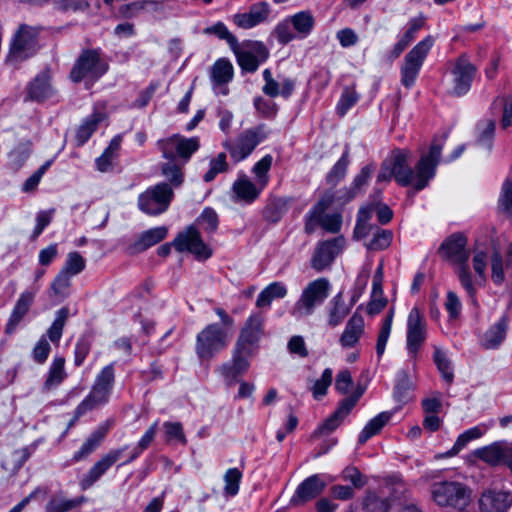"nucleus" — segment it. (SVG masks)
Instances as JSON below:
<instances>
[{
	"label": "nucleus",
	"mask_w": 512,
	"mask_h": 512,
	"mask_svg": "<svg viewBox=\"0 0 512 512\" xmlns=\"http://www.w3.org/2000/svg\"><path fill=\"white\" fill-rule=\"evenodd\" d=\"M105 119V115L101 112H95L90 115L79 127L76 135L78 145H83L97 129L100 122Z\"/></svg>",
	"instance_id": "e433bc0d"
},
{
	"label": "nucleus",
	"mask_w": 512,
	"mask_h": 512,
	"mask_svg": "<svg viewBox=\"0 0 512 512\" xmlns=\"http://www.w3.org/2000/svg\"><path fill=\"white\" fill-rule=\"evenodd\" d=\"M434 360L437 365L438 370L442 374L443 379L447 383H451L453 381V370L451 368V363L447 359L445 353L439 349H437L434 353Z\"/></svg>",
	"instance_id": "0e129e2a"
},
{
	"label": "nucleus",
	"mask_w": 512,
	"mask_h": 512,
	"mask_svg": "<svg viewBox=\"0 0 512 512\" xmlns=\"http://www.w3.org/2000/svg\"><path fill=\"white\" fill-rule=\"evenodd\" d=\"M364 387L358 386L356 390L347 398L343 399L338 408L336 409V412L344 419L350 411L354 408V406L357 404L358 400L364 393Z\"/></svg>",
	"instance_id": "680f3d73"
},
{
	"label": "nucleus",
	"mask_w": 512,
	"mask_h": 512,
	"mask_svg": "<svg viewBox=\"0 0 512 512\" xmlns=\"http://www.w3.org/2000/svg\"><path fill=\"white\" fill-rule=\"evenodd\" d=\"M512 507V492L488 488L478 499V512H508Z\"/></svg>",
	"instance_id": "2eb2a0df"
},
{
	"label": "nucleus",
	"mask_w": 512,
	"mask_h": 512,
	"mask_svg": "<svg viewBox=\"0 0 512 512\" xmlns=\"http://www.w3.org/2000/svg\"><path fill=\"white\" fill-rule=\"evenodd\" d=\"M197 137L185 138L178 134L158 141V147L165 159H175L176 155L187 161L199 149Z\"/></svg>",
	"instance_id": "f8f14e48"
},
{
	"label": "nucleus",
	"mask_w": 512,
	"mask_h": 512,
	"mask_svg": "<svg viewBox=\"0 0 512 512\" xmlns=\"http://www.w3.org/2000/svg\"><path fill=\"white\" fill-rule=\"evenodd\" d=\"M263 78L265 81L262 91L269 97L282 96L289 98L294 91L295 82L290 78H283L281 82L275 80L269 69H265L263 72Z\"/></svg>",
	"instance_id": "393cba45"
},
{
	"label": "nucleus",
	"mask_w": 512,
	"mask_h": 512,
	"mask_svg": "<svg viewBox=\"0 0 512 512\" xmlns=\"http://www.w3.org/2000/svg\"><path fill=\"white\" fill-rule=\"evenodd\" d=\"M241 479L242 472L238 468H230L225 472L223 480L226 496L232 497L238 493Z\"/></svg>",
	"instance_id": "a18cd8bd"
},
{
	"label": "nucleus",
	"mask_w": 512,
	"mask_h": 512,
	"mask_svg": "<svg viewBox=\"0 0 512 512\" xmlns=\"http://www.w3.org/2000/svg\"><path fill=\"white\" fill-rule=\"evenodd\" d=\"M168 162L162 166V174L174 186H179L183 182L181 167L175 162V159H167Z\"/></svg>",
	"instance_id": "052dcab7"
},
{
	"label": "nucleus",
	"mask_w": 512,
	"mask_h": 512,
	"mask_svg": "<svg viewBox=\"0 0 512 512\" xmlns=\"http://www.w3.org/2000/svg\"><path fill=\"white\" fill-rule=\"evenodd\" d=\"M232 334L217 323L208 324L196 337V354L202 360L211 359L228 345Z\"/></svg>",
	"instance_id": "423d86ee"
},
{
	"label": "nucleus",
	"mask_w": 512,
	"mask_h": 512,
	"mask_svg": "<svg viewBox=\"0 0 512 512\" xmlns=\"http://www.w3.org/2000/svg\"><path fill=\"white\" fill-rule=\"evenodd\" d=\"M288 293L287 287L281 282H273L266 286L258 295L256 306L258 308L269 307L273 300L282 299Z\"/></svg>",
	"instance_id": "c756f323"
},
{
	"label": "nucleus",
	"mask_w": 512,
	"mask_h": 512,
	"mask_svg": "<svg viewBox=\"0 0 512 512\" xmlns=\"http://www.w3.org/2000/svg\"><path fill=\"white\" fill-rule=\"evenodd\" d=\"M374 172L372 165L364 166L360 172L354 177L349 187L340 190L339 195L335 196V202L343 205L348 203L356 196L364 192L365 187L368 185Z\"/></svg>",
	"instance_id": "4be33fe9"
},
{
	"label": "nucleus",
	"mask_w": 512,
	"mask_h": 512,
	"mask_svg": "<svg viewBox=\"0 0 512 512\" xmlns=\"http://www.w3.org/2000/svg\"><path fill=\"white\" fill-rule=\"evenodd\" d=\"M333 380V372L332 369L326 368L321 377L314 381L312 387L310 388L313 398L315 400H320L327 394L328 388L332 384Z\"/></svg>",
	"instance_id": "c03bdc74"
},
{
	"label": "nucleus",
	"mask_w": 512,
	"mask_h": 512,
	"mask_svg": "<svg viewBox=\"0 0 512 512\" xmlns=\"http://www.w3.org/2000/svg\"><path fill=\"white\" fill-rule=\"evenodd\" d=\"M34 293L33 292H23L18 298L11 314L9 320L5 327L6 334H12L17 325L22 321L24 316L28 313L29 308L33 302Z\"/></svg>",
	"instance_id": "cd10ccee"
},
{
	"label": "nucleus",
	"mask_w": 512,
	"mask_h": 512,
	"mask_svg": "<svg viewBox=\"0 0 512 512\" xmlns=\"http://www.w3.org/2000/svg\"><path fill=\"white\" fill-rule=\"evenodd\" d=\"M107 69V63L96 50H85L76 60L70 72V78L73 82L82 80L93 82L100 78Z\"/></svg>",
	"instance_id": "6e6552de"
},
{
	"label": "nucleus",
	"mask_w": 512,
	"mask_h": 512,
	"mask_svg": "<svg viewBox=\"0 0 512 512\" xmlns=\"http://www.w3.org/2000/svg\"><path fill=\"white\" fill-rule=\"evenodd\" d=\"M122 138L121 136H115L109 146L105 149L103 154L97 158L96 165L97 169L101 172H106L112 165V160L115 158L117 152L120 149Z\"/></svg>",
	"instance_id": "ea45409f"
},
{
	"label": "nucleus",
	"mask_w": 512,
	"mask_h": 512,
	"mask_svg": "<svg viewBox=\"0 0 512 512\" xmlns=\"http://www.w3.org/2000/svg\"><path fill=\"white\" fill-rule=\"evenodd\" d=\"M172 245L179 252H189L198 260H206L212 255L211 248L202 240L194 225L187 227L174 239Z\"/></svg>",
	"instance_id": "9b49d317"
},
{
	"label": "nucleus",
	"mask_w": 512,
	"mask_h": 512,
	"mask_svg": "<svg viewBox=\"0 0 512 512\" xmlns=\"http://www.w3.org/2000/svg\"><path fill=\"white\" fill-rule=\"evenodd\" d=\"M209 166V170L203 176L205 182H210L217 174L227 171L228 163L225 153H219L217 157L211 159Z\"/></svg>",
	"instance_id": "13d9d810"
},
{
	"label": "nucleus",
	"mask_w": 512,
	"mask_h": 512,
	"mask_svg": "<svg viewBox=\"0 0 512 512\" xmlns=\"http://www.w3.org/2000/svg\"><path fill=\"white\" fill-rule=\"evenodd\" d=\"M431 497L440 507L464 511L471 502V490L459 482L440 481L432 485Z\"/></svg>",
	"instance_id": "20e7f679"
},
{
	"label": "nucleus",
	"mask_w": 512,
	"mask_h": 512,
	"mask_svg": "<svg viewBox=\"0 0 512 512\" xmlns=\"http://www.w3.org/2000/svg\"><path fill=\"white\" fill-rule=\"evenodd\" d=\"M325 488V482L318 476L312 475L297 487L291 498V503L299 506L316 498Z\"/></svg>",
	"instance_id": "b1692460"
},
{
	"label": "nucleus",
	"mask_w": 512,
	"mask_h": 512,
	"mask_svg": "<svg viewBox=\"0 0 512 512\" xmlns=\"http://www.w3.org/2000/svg\"><path fill=\"white\" fill-rule=\"evenodd\" d=\"M391 415L388 412H382L371 419L363 428L359 435V443H365L369 438L376 435L390 420Z\"/></svg>",
	"instance_id": "4c0bfd02"
},
{
	"label": "nucleus",
	"mask_w": 512,
	"mask_h": 512,
	"mask_svg": "<svg viewBox=\"0 0 512 512\" xmlns=\"http://www.w3.org/2000/svg\"><path fill=\"white\" fill-rule=\"evenodd\" d=\"M51 94L52 88L46 75L36 77L28 88V96L33 100L41 101Z\"/></svg>",
	"instance_id": "58836bf2"
},
{
	"label": "nucleus",
	"mask_w": 512,
	"mask_h": 512,
	"mask_svg": "<svg viewBox=\"0 0 512 512\" xmlns=\"http://www.w3.org/2000/svg\"><path fill=\"white\" fill-rule=\"evenodd\" d=\"M65 359L63 357H55L50 365L48 376L43 384V389L49 391L59 386L66 378Z\"/></svg>",
	"instance_id": "2f4dec72"
},
{
	"label": "nucleus",
	"mask_w": 512,
	"mask_h": 512,
	"mask_svg": "<svg viewBox=\"0 0 512 512\" xmlns=\"http://www.w3.org/2000/svg\"><path fill=\"white\" fill-rule=\"evenodd\" d=\"M257 47L259 58L248 51H241L237 54L238 63L242 69L253 72L258 68L260 62L267 58V49L262 44H258Z\"/></svg>",
	"instance_id": "72a5a7b5"
},
{
	"label": "nucleus",
	"mask_w": 512,
	"mask_h": 512,
	"mask_svg": "<svg viewBox=\"0 0 512 512\" xmlns=\"http://www.w3.org/2000/svg\"><path fill=\"white\" fill-rule=\"evenodd\" d=\"M433 44V37L427 36L405 56L404 63L401 67V83L406 88L412 87L415 83L422 64Z\"/></svg>",
	"instance_id": "1a4fd4ad"
},
{
	"label": "nucleus",
	"mask_w": 512,
	"mask_h": 512,
	"mask_svg": "<svg viewBox=\"0 0 512 512\" xmlns=\"http://www.w3.org/2000/svg\"><path fill=\"white\" fill-rule=\"evenodd\" d=\"M331 308L328 315V325L336 327L349 314L350 308L345 304L341 294H337L331 301Z\"/></svg>",
	"instance_id": "c9c22d12"
},
{
	"label": "nucleus",
	"mask_w": 512,
	"mask_h": 512,
	"mask_svg": "<svg viewBox=\"0 0 512 512\" xmlns=\"http://www.w3.org/2000/svg\"><path fill=\"white\" fill-rule=\"evenodd\" d=\"M293 29L300 37H306L312 31L315 20L313 15L308 11H301L289 17Z\"/></svg>",
	"instance_id": "f704fd0d"
},
{
	"label": "nucleus",
	"mask_w": 512,
	"mask_h": 512,
	"mask_svg": "<svg viewBox=\"0 0 512 512\" xmlns=\"http://www.w3.org/2000/svg\"><path fill=\"white\" fill-rule=\"evenodd\" d=\"M204 34L215 35L221 40H225L232 48L238 45L237 38L228 30L223 22H217L214 25L204 29Z\"/></svg>",
	"instance_id": "8fccbe9b"
},
{
	"label": "nucleus",
	"mask_w": 512,
	"mask_h": 512,
	"mask_svg": "<svg viewBox=\"0 0 512 512\" xmlns=\"http://www.w3.org/2000/svg\"><path fill=\"white\" fill-rule=\"evenodd\" d=\"M272 160L271 155H266L253 167V173L256 176L255 182L259 184L260 188H265L268 183V172L271 168Z\"/></svg>",
	"instance_id": "864d4df0"
},
{
	"label": "nucleus",
	"mask_w": 512,
	"mask_h": 512,
	"mask_svg": "<svg viewBox=\"0 0 512 512\" xmlns=\"http://www.w3.org/2000/svg\"><path fill=\"white\" fill-rule=\"evenodd\" d=\"M472 264L477 275L475 282L478 285H482L486 281L487 254L484 251H475Z\"/></svg>",
	"instance_id": "e2e57ef3"
},
{
	"label": "nucleus",
	"mask_w": 512,
	"mask_h": 512,
	"mask_svg": "<svg viewBox=\"0 0 512 512\" xmlns=\"http://www.w3.org/2000/svg\"><path fill=\"white\" fill-rule=\"evenodd\" d=\"M166 235V227H156L149 229L141 234L139 240L136 243V247L138 250H145L162 241Z\"/></svg>",
	"instance_id": "a19ab883"
},
{
	"label": "nucleus",
	"mask_w": 512,
	"mask_h": 512,
	"mask_svg": "<svg viewBox=\"0 0 512 512\" xmlns=\"http://www.w3.org/2000/svg\"><path fill=\"white\" fill-rule=\"evenodd\" d=\"M40 33V26L19 24L9 43L8 61L18 63L35 55L40 47Z\"/></svg>",
	"instance_id": "7ed1b4c3"
},
{
	"label": "nucleus",
	"mask_w": 512,
	"mask_h": 512,
	"mask_svg": "<svg viewBox=\"0 0 512 512\" xmlns=\"http://www.w3.org/2000/svg\"><path fill=\"white\" fill-rule=\"evenodd\" d=\"M508 448L500 443H493L475 450L474 455L489 465H497L501 462L506 464Z\"/></svg>",
	"instance_id": "c85d7f7f"
},
{
	"label": "nucleus",
	"mask_w": 512,
	"mask_h": 512,
	"mask_svg": "<svg viewBox=\"0 0 512 512\" xmlns=\"http://www.w3.org/2000/svg\"><path fill=\"white\" fill-rule=\"evenodd\" d=\"M254 352L247 348H242L235 345L232 361L221 366L220 372L228 382L233 384L237 377L245 373L249 366V358L252 357Z\"/></svg>",
	"instance_id": "a211bd4d"
},
{
	"label": "nucleus",
	"mask_w": 512,
	"mask_h": 512,
	"mask_svg": "<svg viewBox=\"0 0 512 512\" xmlns=\"http://www.w3.org/2000/svg\"><path fill=\"white\" fill-rule=\"evenodd\" d=\"M105 436L104 431H96L94 432L81 446L79 451H77L73 459L75 461H79L81 459H84L89 454H91L93 451L97 449V447L100 445L101 441L103 440Z\"/></svg>",
	"instance_id": "49530a36"
},
{
	"label": "nucleus",
	"mask_w": 512,
	"mask_h": 512,
	"mask_svg": "<svg viewBox=\"0 0 512 512\" xmlns=\"http://www.w3.org/2000/svg\"><path fill=\"white\" fill-rule=\"evenodd\" d=\"M495 121L493 119H483L476 126L478 144L490 149L495 133Z\"/></svg>",
	"instance_id": "79ce46f5"
},
{
	"label": "nucleus",
	"mask_w": 512,
	"mask_h": 512,
	"mask_svg": "<svg viewBox=\"0 0 512 512\" xmlns=\"http://www.w3.org/2000/svg\"><path fill=\"white\" fill-rule=\"evenodd\" d=\"M344 244L342 237L321 242L317 245L311 258V267L320 272L329 267Z\"/></svg>",
	"instance_id": "6ab92c4d"
},
{
	"label": "nucleus",
	"mask_w": 512,
	"mask_h": 512,
	"mask_svg": "<svg viewBox=\"0 0 512 512\" xmlns=\"http://www.w3.org/2000/svg\"><path fill=\"white\" fill-rule=\"evenodd\" d=\"M393 315H394V311H393V309H390L389 313L387 314V316L383 322L380 333L378 335L377 344H376V351H377L378 356H381L385 351V347H386L387 341L389 339L391 328H392Z\"/></svg>",
	"instance_id": "6e6d98bb"
},
{
	"label": "nucleus",
	"mask_w": 512,
	"mask_h": 512,
	"mask_svg": "<svg viewBox=\"0 0 512 512\" xmlns=\"http://www.w3.org/2000/svg\"><path fill=\"white\" fill-rule=\"evenodd\" d=\"M475 72L476 67L465 56L459 57L452 69L454 82L452 93L457 96L466 94L470 90Z\"/></svg>",
	"instance_id": "f3484780"
},
{
	"label": "nucleus",
	"mask_w": 512,
	"mask_h": 512,
	"mask_svg": "<svg viewBox=\"0 0 512 512\" xmlns=\"http://www.w3.org/2000/svg\"><path fill=\"white\" fill-rule=\"evenodd\" d=\"M265 137L263 126H258L243 132L234 143H225V147L235 161H241L250 155Z\"/></svg>",
	"instance_id": "ddd939ff"
},
{
	"label": "nucleus",
	"mask_w": 512,
	"mask_h": 512,
	"mask_svg": "<svg viewBox=\"0 0 512 512\" xmlns=\"http://www.w3.org/2000/svg\"><path fill=\"white\" fill-rule=\"evenodd\" d=\"M364 335L365 320L362 315L354 313L345 324L339 337V344L343 349L356 348Z\"/></svg>",
	"instance_id": "aec40b11"
},
{
	"label": "nucleus",
	"mask_w": 512,
	"mask_h": 512,
	"mask_svg": "<svg viewBox=\"0 0 512 512\" xmlns=\"http://www.w3.org/2000/svg\"><path fill=\"white\" fill-rule=\"evenodd\" d=\"M508 324L509 319L502 316L485 331L481 339V345L485 349H497L505 340Z\"/></svg>",
	"instance_id": "bb28decb"
},
{
	"label": "nucleus",
	"mask_w": 512,
	"mask_h": 512,
	"mask_svg": "<svg viewBox=\"0 0 512 512\" xmlns=\"http://www.w3.org/2000/svg\"><path fill=\"white\" fill-rule=\"evenodd\" d=\"M334 203L335 193L332 191H326L315 204L307 218L305 229L308 233H311L314 230L315 224L319 223V216Z\"/></svg>",
	"instance_id": "7c9ffc66"
},
{
	"label": "nucleus",
	"mask_w": 512,
	"mask_h": 512,
	"mask_svg": "<svg viewBox=\"0 0 512 512\" xmlns=\"http://www.w3.org/2000/svg\"><path fill=\"white\" fill-rule=\"evenodd\" d=\"M262 327L263 317L260 314L251 315L242 328L236 345L254 352L262 334Z\"/></svg>",
	"instance_id": "412c9836"
},
{
	"label": "nucleus",
	"mask_w": 512,
	"mask_h": 512,
	"mask_svg": "<svg viewBox=\"0 0 512 512\" xmlns=\"http://www.w3.org/2000/svg\"><path fill=\"white\" fill-rule=\"evenodd\" d=\"M85 266L86 261L83 256L80 253L73 251L67 254L65 264L61 270L71 276H75L81 273L85 269Z\"/></svg>",
	"instance_id": "09e8293b"
},
{
	"label": "nucleus",
	"mask_w": 512,
	"mask_h": 512,
	"mask_svg": "<svg viewBox=\"0 0 512 512\" xmlns=\"http://www.w3.org/2000/svg\"><path fill=\"white\" fill-rule=\"evenodd\" d=\"M426 339V321L421 311L414 307L407 318V350L415 356Z\"/></svg>",
	"instance_id": "4468645a"
},
{
	"label": "nucleus",
	"mask_w": 512,
	"mask_h": 512,
	"mask_svg": "<svg viewBox=\"0 0 512 512\" xmlns=\"http://www.w3.org/2000/svg\"><path fill=\"white\" fill-rule=\"evenodd\" d=\"M319 224L328 232L337 233L342 225V217L339 213L321 214Z\"/></svg>",
	"instance_id": "338daca9"
},
{
	"label": "nucleus",
	"mask_w": 512,
	"mask_h": 512,
	"mask_svg": "<svg viewBox=\"0 0 512 512\" xmlns=\"http://www.w3.org/2000/svg\"><path fill=\"white\" fill-rule=\"evenodd\" d=\"M197 224L203 231L213 233L218 226V217L216 212L210 208H206L197 219Z\"/></svg>",
	"instance_id": "69168bd1"
},
{
	"label": "nucleus",
	"mask_w": 512,
	"mask_h": 512,
	"mask_svg": "<svg viewBox=\"0 0 512 512\" xmlns=\"http://www.w3.org/2000/svg\"><path fill=\"white\" fill-rule=\"evenodd\" d=\"M114 383V369L112 365H107L96 376L90 393L77 406L75 416L80 417L88 411H91L108 402Z\"/></svg>",
	"instance_id": "39448f33"
},
{
	"label": "nucleus",
	"mask_w": 512,
	"mask_h": 512,
	"mask_svg": "<svg viewBox=\"0 0 512 512\" xmlns=\"http://www.w3.org/2000/svg\"><path fill=\"white\" fill-rule=\"evenodd\" d=\"M83 499H65L60 497L52 498L47 506V512H67L82 503Z\"/></svg>",
	"instance_id": "4d7b16f0"
},
{
	"label": "nucleus",
	"mask_w": 512,
	"mask_h": 512,
	"mask_svg": "<svg viewBox=\"0 0 512 512\" xmlns=\"http://www.w3.org/2000/svg\"><path fill=\"white\" fill-rule=\"evenodd\" d=\"M348 164V154L344 153L342 157L335 163L331 171L327 174V183L331 185H337L345 177Z\"/></svg>",
	"instance_id": "603ef678"
},
{
	"label": "nucleus",
	"mask_w": 512,
	"mask_h": 512,
	"mask_svg": "<svg viewBox=\"0 0 512 512\" xmlns=\"http://www.w3.org/2000/svg\"><path fill=\"white\" fill-rule=\"evenodd\" d=\"M28 456L29 454L25 448L10 452L4 456L2 467L9 472L16 471L27 460Z\"/></svg>",
	"instance_id": "de8ad7c7"
},
{
	"label": "nucleus",
	"mask_w": 512,
	"mask_h": 512,
	"mask_svg": "<svg viewBox=\"0 0 512 512\" xmlns=\"http://www.w3.org/2000/svg\"><path fill=\"white\" fill-rule=\"evenodd\" d=\"M425 24V19L422 16L412 19L409 23L408 30L404 33L401 39L394 45L392 49V56L397 58L406 47L414 39L415 33L419 31Z\"/></svg>",
	"instance_id": "473e14b6"
},
{
	"label": "nucleus",
	"mask_w": 512,
	"mask_h": 512,
	"mask_svg": "<svg viewBox=\"0 0 512 512\" xmlns=\"http://www.w3.org/2000/svg\"><path fill=\"white\" fill-rule=\"evenodd\" d=\"M441 155V146L433 144L428 154L421 157L413 171L410 167L411 153L408 150H395L390 160L394 178L402 186L411 185L416 191L426 187L435 175V169Z\"/></svg>",
	"instance_id": "f257e3e1"
},
{
	"label": "nucleus",
	"mask_w": 512,
	"mask_h": 512,
	"mask_svg": "<svg viewBox=\"0 0 512 512\" xmlns=\"http://www.w3.org/2000/svg\"><path fill=\"white\" fill-rule=\"evenodd\" d=\"M164 433L167 442H175L185 445L187 439L185 437L182 424L179 422H165L163 424Z\"/></svg>",
	"instance_id": "5fc2aeb1"
},
{
	"label": "nucleus",
	"mask_w": 512,
	"mask_h": 512,
	"mask_svg": "<svg viewBox=\"0 0 512 512\" xmlns=\"http://www.w3.org/2000/svg\"><path fill=\"white\" fill-rule=\"evenodd\" d=\"M292 24L290 23V19L287 18L284 21L280 22L274 30V34L277 40L281 44H287L292 41L296 36L292 30Z\"/></svg>",
	"instance_id": "774afa93"
},
{
	"label": "nucleus",
	"mask_w": 512,
	"mask_h": 512,
	"mask_svg": "<svg viewBox=\"0 0 512 512\" xmlns=\"http://www.w3.org/2000/svg\"><path fill=\"white\" fill-rule=\"evenodd\" d=\"M263 189L260 188L258 183H253L246 175H240L232 187L235 201L244 203H252L258 198Z\"/></svg>",
	"instance_id": "a878e982"
},
{
	"label": "nucleus",
	"mask_w": 512,
	"mask_h": 512,
	"mask_svg": "<svg viewBox=\"0 0 512 512\" xmlns=\"http://www.w3.org/2000/svg\"><path fill=\"white\" fill-rule=\"evenodd\" d=\"M467 238L460 233H455L447 237L439 247V254L442 258L451 261L458 266L457 274L462 286L470 296L474 295L475 289L469 266V252L466 249Z\"/></svg>",
	"instance_id": "f03ea898"
},
{
	"label": "nucleus",
	"mask_w": 512,
	"mask_h": 512,
	"mask_svg": "<svg viewBox=\"0 0 512 512\" xmlns=\"http://www.w3.org/2000/svg\"><path fill=\"white\" fill-rule=\"evenodd\" d=\"M68 314L69 312L67 308H62L57 312L54 322L47 331V335L52 342H59L63 333V328L68 319Z\"/></svg>",
	"instance_id": "3c124183"
},
{
	"label": "nucleus",
	"mask_w": 512,
	"mask_h": 512,
	"mask_svg": "<svg viewBox=\"0 0 512 512\" xmlns=\"http://www.w3.org/2000/svg\"><path fill=\"white\" fill-rule=\"evenodd\" d=\"M269 13V5L266 2H259L252 5L248 12L235 14L232 20L241 29H251L264 22Z\"/></svg>",
	"instance_id": "5701e85b"
},
{
	"label": "nucleus",
	"mask_w": 512,
	"mask_h": 512,
	"mask_svg": "<svg viewBox=\"0 0 512 512\" xmlns=\"http://www.w3.org/2000/svg\"><path fill=\"white\" fill-rule=\"evenodd\" d=\"M330 282L326 278H318L309 282L295 303L292 315L299 318L311 315L329 296Z\"/></svg>",
	"instance_id": "0eeeda50"
},
{
	"label": "nucleus",
	"mask_w": 512,
	"mask_h": 512,
	"mask_svg": "<svg viewBox=\"0 0 512 512\" xmlns=\"http://www.w3.org/2000/svg\"><path fill=\"white\" fill-rule=\"evenodd\" d=\"M500 210L512 220V182L506 180L502 185L501 194L499 197Z\"/></svg>",
	"instance_id": "bf43d9fd"
},
{
	"label": "nucleus",
	"mask_w": 512,
	"mask_h": 512,
	"mask_svg": "<svg viewBox=\"0 0 512 512\" xmlns=\"http://www.w3.org/2000/svg\"><path fill=\"white\" fill-rule=\"evenodd\" d=\"M173 197V191L168 184H157L139 196V208L150 215H157L166 211Z\"/></svg>",
	"instance_id": "9d476101"
},
{
	"label": "nucleus",
	"mask_w": 512,
	"mask_h": 512,
	"mask_svg": "<svg viewBox=\"0 0 512 512\" xmlns=\"http://www.w3.org/2000/svg\"><path fill=\"white\" fill-rule=\"evenodd\" d=\"M211 76L215 85H223L229 82L233 76L231 63L224 59L216 61L212 67Z\"/></svg>",
	"instance_id": "37998d69"
},
{
	"label": "nucleus",
	"mask_w": 512,
	"mask_h": 512,
	"mask_svg": "<svg viewBox=\"0 0 512 512\" xmlns=\"http://www.w3.org/2000/svg\"><path fill=\"white\" fill-rule=\"evenodd\" d=\"M125 448L110 450L97 460L80 480L82 490L90 488L97 482L122 456Z\"/></svg>",
	"instance_id": "dca6fc26"
}]
</instances>
